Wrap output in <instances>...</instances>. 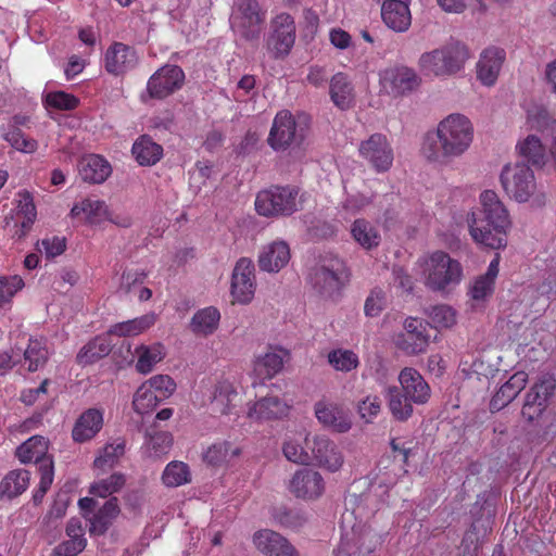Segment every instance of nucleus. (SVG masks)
I'll return each mask as SVG.
<instances>
[{
  "label": "nucleus",
  "mask_w": 556,
  "mask_h": 556,
  "mask_svg": "<svg viewBox=\"0 0 556 556\" xmlns=\"http://www.w3.org/2000/svg\"><path fill=\"white\" fill-rule=\"evenodd\" d=\"M473 140V126L470 119L458 113L443 118L437 130L428 132L422 141V156L434 164L447 165L462 156Z\"/></svg>",
  "instance_id": "1"
},
{
  "label": "nucleus",
  "mask_w": 556,
  "mask_h": 556,
  "mask_svg": "<svg viewBox=\"0 0 556 556\" xmlns=\"http://www.w3.org/2000/svg\"><path fill=\"white\" fill-rule=\"evenodd\" d=\"M471 58L469 48L459 40H451L420 54L417 65L428 77L448 78L462 72Z\"/></svg>",
  "instance_id": "2"
},
{
  "label": "nucleus",
  "mask_w": 556,
  "mask_h": 556,
  "mask_svg": "<svg viewBox=\"0 0 556 556\" xmlns=\"http://www.w3.org/2000/svg\"><path fill=\"white\" fill-rule=\"evenodd\" d=\"M425 286L434 292L447 293L463 278L460 263L443 251H435L417 262Z\"/></svg>",
  "instance_id": "3"
},
{
  "label": "nucleus",
  "mask_w": 556,
  "mask_h": 556,
  "mask_svg": "<svg viewBox=\"0 0 556 556\" xmlns=\"http://www.w3.org/2000/svg\"><path fill=\"white\" fill-rule=\"evenodd\" d=\"M500 180L504 191L516 201H530L534 208H543L546 205V193L538 190L534 173L525 163L504 166Z\"/></svg>",
  "instance_id": "4"
},
{
  "label": "nucleus",
  "mask_w": 556,
  "mask_h": 556,
  "mask_svg": "<svg viewBox=\"0 0 556 556\" xmlns=\"http://www.w3.org/2000/svg\"><path fill=\"white\" fill-rule=\"evenodd\" d=\"M308 122L304 114L294 116L286 110L278 112L267 138L268 144L276 151L300 146L306 137Z\"/></svg>",
  "instance_id": "5"
},
{
  "label": "nucleus",
  "mask_w": 556,
  "mask_h": 556,
  "mask_svg": "<svg viewBox=\"0 0 556 556\" xmlns=\"http://www.w3.org/2000/svg\"><path fill=\"white\" fill-rule=\"evenodd\" d=\"M300 208L296 187H271L260 191L255 199L256 212L265 217L290 216Z\"/></svg>",
  "instance_id": "6"
},
{
  "label": "nucleus",
  "mask_w": 556,
  "mask_h": 556,
  "mask_svg": "<svg viewBox=\"0 0 556 556\" xmlns=\"http://www.w3.org/2000/svg\"><path fill=\"white\" fill-rule=\"evenodd\" d=\"M266 10L257 0H233L229 23L231 29L247 40L260 37Z\"/></svg>",
  "instance_id": "7"
},
{
  "label": "nucleus",
  "mask_w": 556,
  "mask_h": 556,
  "mask_svg": "<svg viewBox=\"0 0 556 556\" xmlns=\"http://www.w3.org/2000/svg\"><path fill=\"white\" fill-rule=\"evenodd\" d=\"M295 38V22L289 13L280 12L270 20L266 47L275 59H283L289 55Z\"/></svg>",
  "instance_id": "8"
},
{
  "label": "nucleus",
  "mask_w": 556,
  "mask_h": 556,
  "mask_svg": "<svg viewBox=\"0 0 556 556\" xmlns=\"http://www.w3.org/2000/svg\"><path fill=\"white\" fill-rule=\"evenodd\" d=\"M346 277L344 263L339 258H331L314 269L311 282L320 295L332 298L341 290Z\"/></svg>",
  "instance_id": "9"
},
{
  "label": "nucleus",
  "mask_w": 556,
  "mask_h": 556,
  "mask_svg": "<svg viewBox=\"0 0 556 556\" xmlns=\"http://www.w3.org/2000/svg\"><path fill=\"white\" fill-rule=\"evenodd\" d=\"M393 342L405 355L425 353L430 343L428 324L416 317H407L403 324V331L393 337Z\"/></svg>",
  "instance_id": "10"
},
{
  "label": "nucleus",
  "mask_w": 556,
  "mask_h": 556,
  "mask_svg": "<svg viewBox=\"0 0 556 556\" xmlns=\"http://www.w3.org/2000/svg\"><path fill=\"white\" fill-rule=\"evenodd\" d=\"M511 227L509 213L498 195L489 190V249H501L507 244V232Z\"/></svg>",
  "instance_id": "11"
},
{
  "label": "nucleus",
  "mask_w": 556,
  "mask_h": 556,
  "mask_svg": "<svg viewBox=\"0 0 556 556\" xmlns=\"http://www.w3.org/2000/svg\"><path fill=\"white\" fill-rule=\"evenodd\" d=\"M305 445L311 452V460H314L319 467L332 472L342 467L344 457L341 450L326 435H306Z\"/></svg>",
  "instance_id": "12"
},
{
  "label": "nucleus",
  "mask_w": 556,
  "mask_h": 556,
  "mask_svg": "<svg viewBox=\"0 0 556 556\" xmlns=\"http://www.w3.org/2000/svg\"><path fill=\"white\" fill-rule=\"evenodd\" d=\"M555 388L556 380L551 376H543L533 383L526 393L521 416L528 421L540 418L544 414L547 401L554 394Z\"/></svg>",
  "instance_id": "13"
},
{
  "label": "nucleus",
  "mask_w": 556,
  "mask_h": 556,
  "mask_svg": "<svg viewBox=\"0 0 556 556\" xmlns=\"http://www.w3.org/2000/svg\"><path fill=\"white\" fill-rule=\"evenodd\" d=\"M358 151L361 156L378 173L387 172L392 166L393 150L382 134H374L367 140L362 141Z\"/></svg>",
  "instance_id": "14"
},
{
  "label": "nucleus",
  "mask_w": 556,
  "mask_h": 556,
  "mask_svg": "<svg viewBox=\"0 0 556 556\" xmlns=\"http://www.w3.org/2000/svg\"><path fill=\"white\" fill-rule=\"evenodd\" d=\"M254 264L250 258L242 257L232 270L230 293L233 302L249 304L255 293Z\"/></svg>",
  "instance_id": "15"
},
{
  "label": "nucleus",
  "mask_w": 556,
  "mask_h": 556,
  "mask_svg": "<svg viewBox=\"0 0 556 556\" xmlns=\"http://www.w3.org/2000/svg\"><path fill=\"white\" fill-rule=\"evenodd\" d=\"M380 83L387 93L397 97L416 90L421 78L412 67L396 66L386 70L380 76Z\"/></svg>",
  "instance_id": "16"
},
{
  "label": "nucleus",
  "mask_w": 556,
  "mask_h": 556,
  "mask_svg": "<svg viewBox=\"0 0 556 556\" xmlns=\"http://www.w3.org/2000/svg\"><path fill=\"white\" fill-rule=\"evenodd\" d=\"M184 81V71L178 65L166 64L149 78L147 89L152 98L164 99L179 90Z\"/></svg>",
  "instance_id": "17"
},
{
  "label": "nucleus",
  "mask_w": 556,
  "mask_h": 556,
  "mask_svg": "<svg viewBox=\"0 0 556 556\" xmlns=\"http://www.w3.org/2000/svg\"><path fill=\"white\" fill-rule=\"evenodd\" d=\"M326 490V482L320 472L303 468L296 470L289 482V491L296 497L304 501L319 498Z\"/></svg>",
  "instance_id": "18"
},
{
  "label": "nucleus",
  "mask_w": 556,
  "mask_h": 556,
  "mask_svg": "<svg viewBox=\"0 0 556 556\" xmlns=\"http://www.w3.org/2000/svg\"><path fill=\"white\" fill-rule=\"evenodd\" d=\"M254 547L264 556H300L299 551L280 533L262 529L252 536Z\"/></svg>",
  "instance_id": "19"
},
{
  "label": "nucleus",
  "mask_w": 556,
  "mask_h": 556,
  "mask_svg": "<svg viewBox=\"0 0 556 556\" xmlns=\"http://www.w3.org/2000/svg\"><path fill=\"white\" fill-rule=\"evenodd\" d=\"M314 410L317 420L334 432L344 433L352 427L350 414L341 405L320 401L315 404Z\"/></svg>",
  "instance_id": "20"
},
{
  "label": "nucleus",
  "mask_w": 556,
  "mask_h": 556,
  "mask_svg": "<svg viewBox=\"0 0 556 556\" xmlns=\"http://www.w3.org/2000/svg\"><path fill=\"white\" fill-rule=\"evenodd\" d=\"M402 392L414 404L424 405L431 396V389L424 377L413 367H405L399 374Z\"/></svg>",
  "instance_id": "21"
},
{
  "label": "nucleus",
  "mask_w": 556,
  "mask_h": 556,
  "mask_svg": "<svg viewBox=\"0 0 556 556\" xmlns=\"http://www.w3.org/2000/svg\"><path fill=\"white\" fill-rule=\"evenodd\" d=\"M137 63L135 49L125 43L115 42L105 52V70L115 76L134 70Z\"/></svg>",
  "instance_id": "22"
},
{
  "label": "nucleus",
  "mask_w": 556,
  "mask_h": 556,
  "mask_svg": "<svg viewBox=\"0 0 556 556\" xmlns=\"http://www.w3.org/2000/svg\"><path fill=\"white\" fill-rule=\"evenodd\" d=\"M410 0H382L381 17L383 23L396 33L406 31L412 24Z\"/></svg>",
  "instance_id": "23"
},
{
  "label": "nucleus",
  "mask_w": 556,
  "mask_h": 556,
  "mask_svg": "<svg viewBox=\"0 0 556 556\" xmlns=\"http://www.w3.org/2000/svg\"><path fill=\"white\" fill-rule=\"evenodd\" d=\"M103 424V409L88 408L75 421L72 438L77 443L90 441L101 431Z\"/></svg>",
  "instance_id": "24"
},
{
  "label": "nucleus",
  "mask_w": 556,
  "mask_h": 556,
  "mask_svg": "<svg viewBox=\"0 0 556 556\" xmlns=\"http://www.w3.org/2000/svg\"><path fill=\"white\" fill-rule=\"evenodd\" d=\"M290 261V249L285 241L264 245L258 254V267L263 271L278 273Z\"/></svg>",
  "instance_id": "25"
},
{
  "label": "nucleus",
  "mask_w": 556,
  "mask_h": 556,
  "mask_svg": "<svg viewBox=\"0 0 556 556\" xmlns=\"http://www.w3.org/2000/svg\"><path fill=\"white\" fill-rule=\"evenodd\" d=\"M27 122L25 116L16 115L0 129L2 138L15 150L24 153H33L38 148V142L25 136L20 129Z\"/></svg>",
  "instance_id": "26"
},
{
  "label": "nucleus",
  "mask_w": 556,
  "mask_h": 556,
  "mask_svg": "<svg viewBox=\"0 0 556 556\" xmlns=\"http://www.w3.org/2000/svg\"><path fill=\"white\" fill-rule=\"evenodd\" d=\"M242 454V447L231 441H218L203 452V462L212 467H224Z\"/></svg>",
  "instance_id": "27"
},
{
  "label": "nucleus",
  "mask_w": 556,
  "mask_h": 556,
  "mask_svg": "<svg viewBox=\"0 0 556 556\" xmlns=\"http://www.w3.org/2000/svg\"><path fill=\"white\" fill-rule=\"evenodd\" d=\"M16 223L14 237L23 239L31 229L36 220L37 212L31 194L26 191H20L16 194Z\"/></svg>",
  "instance_id": "28"
},
{
  "label": "nucleus",
  "mask_w": 556,
  "mask_h": 556,
  "mask_svg": "<svg viewBox=\"0 0 556 556\" xmlns=\"http://www.w3.org/2000/svg\"><path fill=\"white\" fill-rule=\"evenodd\" d=\"M288 405L277 396H266L253 403L248 409V417L262 421L281 418L288 413Z\"/></svg>",
  "instance_id": "29"
},
{
  "label": "nucleus",
  "mask_w": 556,
  "mask_h": 556,
  "mask_svg": "<svg viewBox=\"0 0 556 556\" xmlns=\"http://www.w3.org/2000/svg\"><path fill=\"white\" fill-rule=\"evenodd\" d=\"M528 381V375L525 371L514 374L506 382L502 384L496 394L489 403L491 409L500 410L505 407L522 391Z\"/></svg>",
  "instance_id": "30"
},
{
  "label": "nucleus",
  "mask_w": 556,
  "mask_h": 556,
  "mask_svg": "<svg viewBox=\"0 0 556 556\" xmlns=\"http://www.w3.org/2000/svg\"><path fill=\"white\" fill-rule=\"evenodd\" d=\"M237 396V390L230 381H218L211 395V412L216 415H229L236 406Z\"/></svg>",
  "instance_id": "31"
},
{
  "label": "nucleus",
  "mask_w": 556,
  "mask_h": 556,
  "mask_svg": "<svg viewBox=\"0 0 556 556\" xmlns=\"http://www.w3.org/2000/svg\"><path fill=\"white\" fill-rule=\"evenodd\" d=\"M134 356H136V370L139 374H150L156 364L162 362L166 356V349L160 342L152 344H139L135 348Z\"/></svg>",
  "instance_id": "32"
},
{
  "label": "nucleus",
  "mask_w": 556,
  "mask_h": 556,
  "mask_svg": "<svg viewBox=\"0 0 556 556\" xmlns=\"http://www.w3.org/2000/svg\"><path fill=\"white\" fill-rule=\"evenodd\" d=\"M49 442L41 435H34L22 443L16 450V456L23 464L36 463L39 467L46 460H52L48 456Z\"/></svg>",
  "instance_id": "33"
},
{
  "label": "nucleus",
  "mask_w": 556,
  "mask_h": 556,
  "mask_svg": "<svg viewBox=\"0 0 556 556\" xmlns=\"http://www.w3.org/2000/svg\"><path fill=\"white\" fill-rule=\"evenodd\" d=\"M111 165L100 155L90 154L81 159L79 163V175L83 180L101 184L106 180L111 174Z\"/></svg>",
  "instance_id": "34"
},
{
  "label": "nucleus",
  "mask_w": 556,
  "mask_h": 556,
  "mask_svg": "<svg viewBox=\"0 0 556 556\" xmlns=\"http://www.w3.org/2000/svg\"><path fill=\"white\" fill-rule=\"evenodd\" d=\"M330 98L340 110H349L355 103L354 88L346 75L338 73L330 80Z\"/></svg>",
  "instance_id": "35"
},
{
  "label": "nucleus",
  "mask_w": 556,
  "mask_h": 556,
  "mask_svg": "<svg viewBox=\"0 0 556 556\" xmlns=\"http://www.w3.org/2000/svg\"><path fill=\"white\" fill-rule=\"evenodd\" d=\"M220 312L215 306H207L197 311L189 324L192 333L200 337L213 334L219 326Z\"/></svg>",
  "instance_id": "36"
},
{
  "label": "nucleus",
  "mask_w": 556,
  "mask_h": 556,
  "mask_svg": "<svg viewBox=\"0 0 556 556\" xmlns=\"http://www.w3.org/2000/svg\"><path fill=\"white\" fill-rule=\"evenodd\" d=\"M518 154L529 164L536 168L544 167L547 156L546 150L536 135H527L516 146Z\"/></svg>",
  "instance_id": "37"
},
{
  "label": "nucleus",
  "mask_w": 556,
  "mask_h": 556,
  "mask_svg": "<svg viewBox=\"0 0 556 556\" xmlns=\"http://www.w3.org/2000/svg\"><path fill=\"white\" fill-rule=\"evenodd\" d=\"M81 214L85 215V219L89 224H100L110 218V212L105 202L91 198L85 199L72 207V217H79Z\"/></svg>",
  "instance_id": "38"
},
{
  "label": "nucleus",
  "mask_w": 556,
  "mask_h": 556,
  "mask_svg": "<svg viewBox=\"0 0 556 556\" xmlns=\"http://www.w3.org/2000/svg\"><path fill=\"white\" fill-rule=\"evenodd\" d=\"M155 321L156 315L154 313H148L140 317L111 326L108 334L117 337H135L151 328Z\"/></svg>",
  "instance_id": "39"
},
{
  "label": "nucleus",
  "mask_w": 556,
  "mask_h": 556,
  "mask_svg": "<svg viewBox=\"0 0 556 556\" xmlns=\"http://www.w3.org/2000/svg\"><path fill=\"white\" fill-rule=\"evenodd\" d=\"M485 193L486 191L481 192L480 201L481 207H477L467 214V225L469 229V233L472 240L480 244L486 245L485 242V229H486V202H485Z\"/></svg>",
  "instance_id": "40"
},
{
  "label": "nucleus",
  "mask_w": 556,
  "mask_h": 556,
  "mask_svg": "<svg viewBox=\"0 0 556 556\" xmlns=\"http://www.w3.org/2000/svg\"><path fill=\"white\" fill-rule=\"evenodd\" d=\"M131 152L140 165H153L163 155V148L149 136H141L132 146Z\"/></svg>",
  "instance_id": "41"
},
{
  "label": "nucleus",
  "mask_w": 556,
  "mask_h": 556,
  "mask_svg": "<svg viewBox=\"0 0 556 556\" xmlns=\"http://www.w3.org/2000/svg\"><path fill=\"white\" fill-rule=\"evenodd\" d=\"M112 350V342L106 336H99L85 344L77 354V363L88 365L106 356Z\"/></svg>",
  "instance_id": "42"
},
{
  "label": "nucleus",
  "mask_w": 556,
  "mask_h": 556,
  "mask_svg": "<svg viewBox=\"0 0 556 556\" xmlns=\"http://www.w3.org/2000/svg\"><path fill=\"white\" fill-rule=\"evenodd\" d=\"M388 406L392 416L399 421H405L413 415V402L397 387L391 386L386 390Z\"/></svg>",
  "instance_id": "43"
},
{
  "label": "nucleus",
  "mask_w": 556,
  "mask_h": 556,
  "mask_svg": "<svg viewBox=\"0 0 556 556\" xmlns=\"http://www.w3.org/2000/svg\"><path fill=\"white\" fill-rule=\"evenodd\" d=\"M30 475L25 469H14L5 475L0 483V496L13 498L28 488Z\"/></svg>",
  "instance_id": "44"
},
{
  "label": "nucleus",
  "mask_w": 556,
  "mask_h": 556,
  "mask_svg": "<svg viewBox=\"0 0 556 556\" xmlns=\"http://www.w3.org/2000/svg\"><path fill=\"white\" fill-rule=\"evenodd\" d=\"M351 233L353 239L366 250L377 248L381 241L379 230L370 222L363 218L353 223Z\"/></svg>",
  "instance_id": "45"
},
{
  "label": "nucleus",
  "mask_w": 556,
  "mask_h": 556,
  "mask_svg": "<svg viewBox=\"0 0 556 556\" xmlns=\"http://www.w3.org/2000/svg\"><path fill=\"white\" fill-rule=\"evenodd\" d=\"M327 362L336 371L351 372L358 368L361 361L358 355L349 349H333L327 354Z\"/></svg>",
  "instance_id": "46"
},
{
  "label": "nucleus",
  "mask_w": 556,
  "mask_h": 556,
  "mask_svg": "<svg viewBox=\"0 0 556 556\" xmlns=\"http://www.w3.org/2000/svg\"><path fill=\"white\" fill-rule=\"evenodd\" d=\"M283 367V355L281 351L267 352L258 356L254 362V371L263 379H270Z\"/></svg>",
  "instance_id": "47"
},
{
  "label": "nucleus",
  "mask_w": 556,
  "mask_h": 556,
  "mask_svg": "<svg viewBox=\"0 0 556 556\" xmlns=\"http://www.w3.org/2000/svg\"><path fill=\"white\" fill-rule=\"evenodd\" d=\"M429 325L435 330L448 329L456 324V311L446 304H438L426 311Z\"/></svg>",
  "instance_id": "48"
},
{
  "label": "nucleus",
  "mask_w": 556,
  "mask_h": 556,
  "mask_svg": "<svg viewBox=\"0 0 556 556\" xmlns=\"http://www.w3.org/2000/svg\"><path fill=\"white\" fill-rule=\"evenodd\" d=\"M162 481L168 488H177L191 481L189 466L179 460L168 463L162 473Z\"/></svg>",
  "instance_id": "49"
},
{
  "label": "nucleus",
  "mask_w": 556,
  "mask_h": 556,
  "mask_svg": "<svg viewBox=\"0 0 556 556\" xmlns=\"http://www.w3.org/2000/svg\"><path fill=\"white\" fill-rule=\"evenodd\" d=\"M49 352L41 340L30 339L24 352V359L29 371H37L48 361Z\"/></svg>",
  "instance_id": "50"
},
{
  "label": "nucleus",
  "mask_w": 556,
  "mask_h": 556,
  "mask_svg": "<svg viewBox=\"0 0 556 556\" xmlns=\"http://www.w3.org/2000/svg\"><path fill=\"white\" fill-rule=\"evenodd\" d=\"M125 453V441L117 439L106 444L94 459V467L99 469L112 468Z\"/></svg>",
  "instance_id": "51"
},
{
  "label": "nucleus",
  "mask_w": 556,
  "mask_h": 556,
  "mask_svg": "<svg viewBox=\"0 0 556 556\" xmlns=\"http://www.w3.org/2000/svg\"><path fill=\"white\" fill-rule=\"evenodd\" d=\"M162 402L156 393L143 382L136 391L132 400V406L136 413L140 415L149 414Z\"/></svg>",
  "instance_id": "52"
},
{
  "label": "nucleus",
  "mask_w": 556,
  "mask_h": 556,
  "mask_svg": "<svg viewBox=\"0 0 556 556\" xmlns=\"http://www.w3.org/2000/svg\"><path fill=\"white\" fill-rule=\"evenodd\" d=\"M125 484L123 473L115 472L111 476L99 479L90 485V493L99 497H108L122 490Z\"/></svg>",
  "instance_id": "53"
},
{
  "label": "nucleus",
  "mask_w": 556,
  "mask_h": 556,
  "mask_svg": "<svg viewBox=\"0 0 556 556\" xmlns=\"http://www.w3.org/2000/svg\"><path fill=\"white\" fill-rule=\"evenodd\" d=\"M172 444V434L161 431L149 437L146 441V448L151 457H160L169 451Z\"/></svg>",
  "instance_id": "54"
},
{
  "label": "nucleus",
  "mask_w": 556,
  "mask_h": 556,
  "mask_svg": "<svg viewBox=\"0 0 556 556\" xmlns=\"http://www.w3.org/2000/svg\"><path fill=\"white\" fill-rule=\"evenodd\" d=\"M23 287L24 280L17 275L0 277V307L10 303L11 299Z\"/></svg>",
  "instance_id": "55"
},
{
  "label": "nucleus",
  "mask_w": 556,
  "mask_h": 556,
  "mask_svg": "<svg viewBox=\"0 0 556 556\" xmlns=\"http://www.w3.org/2000/svg\"><path fill=\"white\" fill-rule=\"evenodd\" d=\"M144 382L151 390H153L154 393H156L161 401L169 397L176 389V383L167 375H156Z\"/></svg>",
  "instance_id": "56"
},
{
  "label": "nucleus",
  "mask_w": 556,
  "mask_h": 556,
  "mask_svg": "<svg viewBox=\"0 0 556 556\" xmlns=\"http://www.w3.org/2000/svg\"><path fill=\"white\" fill-rule=\"evenodd\" d=\"M283 455L286 458L295 464H308L311 462V452L302 444L293 439H289L283 444Z\"/></svg>",
  "instance_id": "57"
},
{
  "label": "nucleus",
  "mask_w": 556,
  "mask_h": 556,
  "mask_svg": "<svg viewBox=\"0 0 556 556\" xmlns=\"http://www.w3.org/2000/svg\"><path fill=\"white\" fill-rule=\"evenodd\" d=\"M53 460H46L40 466V482L33 495V501L36 505L41 503L45 494L51 486L53 482Z\"/></svg>",
  "instance_id": "58"
},
{
  "label": "nucleus",
  "mask_w": 556,
  "mask_h": 556,
  "mask_svg": "<svg viewBox=\"0 0 556 556\" xmlns=\"http://www.w3.org/2000/svg\"><path fill=\"white\" fill-rule=\"evenodd\" d=\"M357 412L365 422H371L381 412V400L378 395H368L357 405Z\"/></svg>",
  "instance_id": "59"
},
{
  "label": "nucleus",
  "mask_w": 556,
  "mask_h": 556,
  "mask_svg": "<svg viewBox=\"0 0 556 556\" xmlns=\"http://www.w3.org/2000/svg\"><path fill=\"white\" fill-rule=\"evenodd\" d=\"M506 59V52L502 48H489V87L495 84L501 68Z\"/></svg>",
  "instance_id": "60"
},
{
  "label": "nucleus",
  "mask_w": 556,
  "mask_h": 556,
  "mask_svg": "<svg viewBox=\"0 0 556 556\" xmlns=\"http://www.w3.org/2000/svg\"><path fill=\"white\" fill-rule=\"evenodd\" d=\"M147 274L143 270H125L122 274L119 291L125 294L131 293L144 282Z\"/></svg>",
  "instance_id": "61"
},
{
  "label": "nucleus",
  "mask_w": 556,
  "mask_h": 556,
  "mask_svg": "<svg viewBox=\"0 0 556 556\" xmlns=\"http://www.w3.org/2000/svg\"><path fill=\"white\" fill-rule=\"evenodd\" d=\"M438 5L446 13L460 14L468 7L483 8V0H437Z\"/></svg>",
  "instance_id": "62"
},
{
  "label": "nucleus",
  "mask_w": 556,
  "mask_h": 556,
  "mask_svg": "<svg viewBox=\"0 0 556 556\" xmlns=\"http://www.w3.org/2000/svg\"><path fill=\"white\" fill-rule=\"evenodd\" d=\"M386 307V293L381 289H375L365 301L364 309L366 316L376 317Z\"/></svg>",
  "instance_id": "63"
},
{
  "label": "nucleus",
  "mask_w": 556,
  "mask_h": 556,
  "mask_svg": "<svg viewBox=\"0 0 556 556\" xmlns=\"http://www.w3.org/2000/svg\"><path fill=\"white\" fill-rule=\"evenodd\" d=\"M47 103L59 110H73L78 105V99L64 91H55L47 94Z\"/></svg>",
  "instance_id": "64"
}]
</instances>
